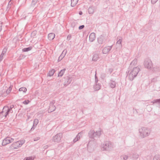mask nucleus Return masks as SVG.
Here are the masks:
<instances>
[{
    "label": "nucleus",
    "mask_w": 160,
    "mask_h": 160,
    "mask_svg": "<svg viewBox=\"0 0 160 160\" xmlns=\"http://www.w3.org/2000/svg\"><path fill=\"white\" fill-rule=\"evenodd\" d=\"M140 70L139 68L137 67L133 68V69L128 71V72H129L128 74L129 79L130 81H132L137 76Z\"/></svg>",
    "instance_id": "1"
},
{
    "label": "nucleus",
    "mask_w": 160,
    "mask_h": 160,
    "mask_svg": "<svg viewBox=\"0 0 160 160\" xmlns=\"http://www.w3.org/2000/svg\"><path fill=\"white\" fill-rule=\"evenodd\" d=\"M140 136L142 138H144L148 136L151 131L149 128L146 127H142L139 129Z\"/></svg>",
    "instance_id": "2"
},
{
    "label": "nucleus",
    "mask_w": 160,
    "mask_h": 160,
    "mask_svg": "<svg viewBox=\"0 0 160 160\" xmlns=\"http://www.w3.org/2000/svg\"><path fill=\"white\" fill-rule=\"evenodd\" d=\"M101 134V131H95L94 130H90L88 133V136L94 140L98 138Z\"/></svg>",
    "instance_id": "3"
},
{
    "label": "nucleus",
    "mask_w": 160,
    "mask_h": 160,
    "mask_svg": "<svg viewBox=\"0 0 160 160\" xmlns=\"http://www.w3.org/2000/svg\"><path fill=\"white\" fill-rule=\"evenodd\" d=\"M113 149L112 144L110 142H105L101 145V149L102 151H110Z\"/></svg>",
    "instance_id": "4"
},
{
    "label": "nucleus",
    "mask_w": 160,
    "mask_h": 160,
    "mask_svg": "<svg viewBox=\"0 0 160 160\" xmlns=\"http://www.w3.org/2000/svg\"><path fill=\"white\" fill-rule=\"evenodd\" d=\"M8 109V106H5L4 107L2 111L0 112V118L3 119L4 118H6L8 114L9 111H6Z\"/></svg>",
    "instance_id": "5"
},
{
    "label": "nucleus",
    "mask_w": 160,
    "mask_h": 160,
    "mask_svg": "<svg viewBox=\"0 0 160 160\" xmlns=\"http://www.w3.org/2000/svg\"><path fill=\"white\" fill-rule=\"evenodd\" d=\"M62 137V133H58L53 137L52 141L58 143L61 142V139Z\"/></svg>",
    "instance_id": "6"
},
{
    "label": "nucleus",
    "mask_w": 160,
    "mask_h": 160,
    "mask_svg": "<svg viewBox=\"0 0 160 160\" xmlns=\"http://www.w3.org/2000/svg\"><path fill=\"white\" fill-rule=\"evenodd\" d=\"M144 65L146 68L150 69L152 66V62L150 59L147 58L144 61Z\"/></svg>",
    "instance_id": "7"
},
{
    "label": "nucleus",
    "mask_w": 160,
    "mask_h": 160,
    "mask_svg": "<svg viewBox=\"0 0 160 160\" xmlns=\"http://www.w3.org/2000/svg\"><path fill=\"white\" fill-rule=\"evenodd\" d=\"M25 140L22 139L21 141H18L13 143L12 145L14 149H17L18 147H20L25 142Z\"/></svg>",
    "instance_id": "8"
},
{
    "label": "nucleus",
    "mask_w": 160,
    "mask_h": 160,
    "mask_svg": "<svg viewBox=\"0 0 160 160\" xmlns=\"http://www.w3.org/2000/svg\"><path fill=\"white\" fill-rule=\"evenodd\" d=\"M14 139L10 137H7L3 140L2 145L3 146L6 145L14 141Z\"/></svg>",
    "instance_id": "9"
},
{
    "label": "nucleus",
    "mask_w": 160,
    "mask_h": 160,
    "mask_svg": "<svg viewBox=\"0 0 160 160\" xmlns=\"http://www.w3.org/2000/svg\"><path fill=\"white\" fill-rule=\"evenodd\" d=\"M55 103L54 100H52L50 102L49 107L48 109V112H52L56 109V107L54 105V104Z\"/></svg>",
    "instance_id": "10"
},
{
    "label": "nucleus",
    "mask_w": 160,
    "mask_h": 160,
    "mask_svg": "<svg viewBox=\"0 0 160 160\" xmlns=\"http://www.w3.org/2000/svg\"><path fill=\"white\" fill-rule=\"evenodd\" d=\"M112 45L111 46H108L104 47L102 50V52L103 54H106L108 53L109 51L112 48Z\"/></svg>",
    "instance_id": "11"
},
{
    "label": "nucleus",
    "mask_w": 160,
    "mask_h": 160,
    "mask_svg": "<svg viewBox=\"0 0 160 160\" xmlns=\"http://www.w3.org/2000/svg\"><path fill=\"white\" fill-rule=\"evenodd\" d=\"M106 40L105 36L102 35L98 38V42L100 44H102Z\"/></svg>",
    "instance_id": "12"
},
{
    "label": "nucleus",
    "mask_w": 160,
    "mask_h": 160,
    "mask_svg": "<svg viewBox=\"0 0 160 160\" xmlns=\"http://www.w3.org/2000/svg\"><path fill=\"white\" fill-rule=\"evenodd\" d=\"M82 132H81L78 134L75 138L73 140V142L74 143L76 142L80 139V138L82 137Z\"/></svg>",
    "instance_id": "13"
},
{
    "label": "nucleus",
    "mask_w": 160,
    "mask_h": 160,
    "mask_svg": "<svg viewBox=\"0 0 160 160\" xmlns=\"http://www.w3.org/2000/svg\"><path fill=\"white\" fill-rule=\"evenodd\" d=\"M95 38V34L94 32L91 33L89 35V41L92 42Z\"/></svg>",
    "instance_id": "14"
},
{
    "label": "nucleus",
    "mask_w": 160,
    "mask_h": 160,
    "mask_svg": "<svg viewBox=\"0 0 160 160\" xmlns=\"http://www.w3.org/2000/svg\"><path fill=\"white\" fill-rule=\"evenodd\" d=\"M72 81V79L71 77H67L66 78V80L64 83V85L67 86L69 84L71 83Z\"/></svg>",
    "instance_id": "15"
},
{
    "label": "nucleus",
    "mask_w": 160,
    "mask_h": 160,
    "mask_svg": "<svg viewBox=\"0 0 160 160\" xmlns=\"http://www.w3.org/2000/svg\"><path fill=\"white\" fill-rule=\"evenodd\" d=\"M116 82L112 80H111L109 83V85L112 88H114L116 87Z\"/></svg>",
    "instance_id": "16"
},
{
    "label": "nucleus",
    "mask_w": 160,
    "mask_h": 160,
    "mask_svg": "<svg viewBox=\"0 0 160 160\" xmlns=\"http://www.w3.org/2000/svg\"><path fill=\"white\" fill-rule=\"evenodd\" d=\"M139 157L138 154L136 152L132 153L131 154V158L133 160H136Z\"/></svg>",
    "instance_id": "17"
},
{
    "label": "nucleus",
    "mask_w": 160,
    "mask_h": 160,
    "mask_svg": "<svg viewBox=\"0 0 160 160\" xmlns=\"http://www.w3.org/2000/svg\"><path fill=\"white\" fill-rule=\"evenodd\" d=\"M38 123V120L37 119H35L34 120L33 122V126L31 129V130H33L35 128L36 126Z\"/></svg>",
    "instance_id": "18"
},
{
    "label": "nucleus",
    "mask_w": 160,
    "mask_h": 160,
    "mask_svg": "<svg viewBox=\"0 0 160 160\" xmlns=\"http://www.w3.org/2000/svg\"><path fill=\"white\" fill-rule=\"evenodd\" d=\"M66 51H65V50H64L63 51L61 55L58 58V61L62 60V59L64 57L66 53Z\"/></svg>",
    "instance_id": "19"
},
{
    "label": "nucleus",
    "mask_w": 160,
    "mask_h": 160,
    "mask_svg": "<svg viewBox=\"0 0 160 160\" xmlns=\"http://www.w3.org/2000/svg\"><path fill=\"white\" fill-rule=\"evenodd\" d=\"M151 102L153 104L154 103H157L158 105V107L160 108V98L154 100L153 101H152Z\"/></svg>",
    "instance_id": "20"
},
{
    "label": "nucleus",
    "mask_w": 160,
    "mask_h": 160,
    "mask_svg": "<svg viewBox=\"0 0 160 160\" xmlns=\"http://www.w3.org/2000/svg\"><path fill=\"white\" fill-rule=\"evenodd\" d=\"M93 87L95 90H98L100 89L101 85L99 83H95Z\"/></svg>",
    "instance_id": "21"
},
{
    "label": "nucleus",
    "mask_w": 160,
    "mask_h": 160,
    "mask_svg": "<svg viewBox=\"0 0 160 160\" xmlns=\"http://www.w3.org/2000/svg\"><path fill=\"white\" fill-rule=\"evenodd\" d=\"M55 37V34L53 33H50L48 34V38L50 40H52Z\"/></svg>",
    "instance_id": "22"
},
{
    "label": "nucleus",
    "mask_w": 160,
    "mask_h": 160,
    "mask_svg": "<svg viewBox=\"0 0 160 160\" xmlns=\"http://www.w3.org/2000/svg\"><path fill=\"white\" fill-rule=\"evenodd\" d=\"M98 55L97 53H95L93 54L92 60L93 61H96L99 58Z\"/></svg>",
    "instance_id": "23"
},
{
    "label": "nucleus",
    "mask_w": 160,
    "mask_h": 160,
    "mask_svg": "<svg viewBox=\"0 0 160 160\" xmlns=\"http://www.w3.org/2000/svg\"><path fill=\"white\" fill-rule=\"evenodd\" d=\"M7 51V48H4L2 50V53L0 56V60H2L3 56L5 54Z\"/></svg>",
    "instance_id": "24"
},
{
    "label": "nucleus",
    "mask_w": 160,
    "mask_h": 160,
    "mask_svg": "<svg viewBox=\"0 0 160 160\" xmlns=\"http://www.w3.org/2000/svg\"><path fill=\"white\" fill-rule=\"evenodd\" d=\"M66 71V69L64 68L63 69L60 70V71L58 73V77H62L64 73H65V72Z\"/></svg>",
    "instance_id": "25"
},
{
    "label": "nucleus",
    "mask_w": 160,
    "mask_h": 160,
    "mask_svg": "<svg viewBox=\"0 0 160 160\" xmlns=\"http://www.w3.org/2000/svg\"><path fill=\"white\" fill-rule=\"evenodd\" d=\"M79 0H71V6L74 7L77 3Z\"/></svg>",
    "instance_id": "26"
},
{
    "label": "nucleus",
    "mask_w": 160,
    "mask_h": 160,
    "mask_svg": "<svg viewBox=\"0 0 160 160\" xmlns=\"http://www.w3.org/2000/svg\"><path fill=\"white\" fill-rule=\"evenodd\" d=\"M94 7H90L88 9V12L89 14H93L94 12Z\"/></svg>",
    "instance_id": "27"
},
{
    "label": "nucleus",
    "mask_w": 160,
    "mask_h": 160,
    "mask_svg": "<svg viewBox=\"0 0 160 160\" xmlns=\"http://www.w3.org/2000/svg\"><path fill=\"white\" fill-rule=\"evenodd\" d=\"M32 49V47L30 46L28 48H24L22 49V51L23 52H26L30 51Z\"/></svg>",
    "instance_id": "28"
},
{
    "label": "nucleus",
    "mask_w": 160,
    "mask_h": 160,
    "mask_svg": "<svg viewBox=\"0 0 160 160\" xmlns=\"http://www.w3.org/2000/svg\"><path fill=\"white\" fill-rule=\"evenodd\" d=\"M137 59L136 58H135L131 63L130 64V66L132 67V66H134L136 65L137 63Z\"/></svg>",
    "instance_id": "29"
},
{
    "label": "nucleus",
    "mask_w": 160,
    "mask_h": 160,
    "mask_svg": "<svg viewBox=\"0 0 160 160\" xmlns=\"http://www.w3.org/2000/svg\"><path fill=\"white\" fill-rule=\"evenodd\" d=\"M55 72V71L54 69H52V70L49 71V73L48 74V75L50 77L53 76Z\"/></svg>",
    "instance_id": "30"
},
{
    "label": "nucleus",
    "mask_w": 160,
    "mask_h": 160,
    "mask_svg": "<svg viewBox=\"0 0 160 160\" xmlns=\"http://www.w3.org/2000/svg\"><path fill=\"white\" fill-rule=\"evenodd\" d=\"M14 107V106L13 105H11L9 107V108L8 107V109L6 111H9L8 112V113H12L13 112V111L12 110V109Z\"/></svg>",
    "instance_id": "31"
},
{
    "label": "nucleus",
    "mask_w": 160,
    "mask_h": 160,
    "mask_svg": "<svg viewBox=\"0 0 160 160\" xmlns=\"http://www.w3.org/2000/svg\"><path fill=\"white\" fill-rule=\"evenodd\" d=\"M35 158L34 156H31L25 158L24 160H33Z\"/></svg>",
    "instance_id": "32"
},
{
    "label": "nucleus",
    "mask_w": 160,
    "mask_h": 160,
    "mask_svg": "<svg viewBox=\"0 0 160 160\" xmlns=\"http://www.w3.org/2000/svg\"><path fill=\"white\" fill-rule=\"evenodd\" d=\"M19 90L20 92H25L27 91V89L25 87H22L19 89Z\"/></svg>",
    "instance_id": "33"
},
{
    "label": "nucleus",
    "mask_w": 160,
    "mask_h": 160,
    "mask_svg": "<svg viewBox=\"0 0 160 160\" xmlns=\"http://www.w3.org/2000/svg\"><path fill=\"white\" fill-rule=\"evenodd\" d=\"M153 160H160V155H156L154 156Z\"/></svg>",
    "instance_id": "34"
},
{
    "label": "nucleus",
    "mask_w": 160,
    "mask_h": 160,
    "mask_svg": "<svg viewBox=\"0 0 160 160\" xmlns=\"http://www.w3.org/2000/svg\"><path fill=\"white\" fill-rule=\"evenodd\" d=\"M37 34L36 31H33L31 34V36L32 37L34 38L36 37V34Z\"/></svg>",
    "instance_id": "35"
},
{
    "label": "nucleus",
    "mask_w": 160,
    "mask_h": 160,
    "mask_svg": "<svg viewBox=\"0 0 160 160\" xmlns=\"http://www.w3.org/2000/svg\"><path fill=\"white\" fill-rule=\"evenodd\" d=\"M12 89V88L11 86H10L9 88L7 89L6 91V92L7 94H9L11 91Z\"/></svg>",
    "instance_id": "36"
},
{
    "label": "nucleus",
    "mask_w": 160,
    "mask_h": 160,
    "mask_svg": "<svg viewBox=\"0 0 160 160\" xmlns=\"http://www.w3.org/2000/svg\"><path fill=\"white\" fill-rule=\"evenodd\" d=\"M122 38H121L119 39V40L117 41L116 44H121L122 42Z\"/></svg>",
    "instance_id": "37"
},
{
    "label": "nucleus",
    "mask_w": 160,
    "mask_h": 160,
    "mask_svg": "<svg viewBox=\"0 0 160 160\" xmlns=\"http://www.w3.org/2000/svg\"><path fill=\"white\" fill-rule=\"evenodd\" d=\"M128 158V156L126 155H123L121 156V158H122L124 160H127Z\"/></svg>",
    "instance_id": "38"
},
{
    "label": "nucleus",
    "mask_w": 160,
    "mask_h": 160,
    "mask_svg": "<svg viewBox=\"0 0 160 160\" xmlns=\"http://www.w3.org/2000/svg\"><path fill=\"white\" fill-rule=\"evenodd\" d=\"M30 101L29 100H25L22 103L24 104H25V105H27L28 104V103H29V102Z\"/></svg>",
    "instance_id": "39"
},
{
    "label": "nucleus",
    "mask_w": 160,
    "mask_h": 160,
    "mask_svg": "<svg viewBox=\"0 0 160 160\" xmlns=\"http://www.w3.org/2000/svg\"><path fill=\"white\" fill-rule=\"evenodd\" d=\"M158 0H151V2L152 4H155Z\"/></svg>",
    "instance_id": "40"
},
{
    "label": "nucleus",
    "mask_w": 160,
    "mask_h": 160,
    "mask_svg": "<svg viewBox=\"0 0 160 160\" xmlns=\"http://www.w3.org/2000/svg\"><path fill=\"white\" fill-rule=\"evenodd\" d=\"M71 35L70 34L68 35L67 37V40L68 41H69L71 38Z\"/></svg>",
    "instance_id": "41"
},
{
    "label": "nucleus",
    "mask_w": 160,
    "mask_h": 160,
    "mask_svg": "<svg viewBox=\"0 0 160 160\" xmlns=\"http://www.w3.org/2000/svg\"><path fill=\"white\" fill-rule=\"evenodd\" d=\"M38 0H32V4L35 5Z\"/></svg>",
    "instance_id": "42"
},
{
    "label": "nucleus",
    "mask_w": 160,
    "mask_h": 160,
    "mask_svg": "<svg viewBox=\"0 0 160 160\" xmlns=\"http://www.w3.org/2000/svg\"><path fill=\"white\" fill-rule=\"evenodd\" d=\"M84 25H82L80 26L78 28L79 30H81V29H82V28H84Z\"/></svg>",
    "instance_id": "43"
},
{
    "label": "nucleus",
    "mask_w": 160,
    "mask_h": 160,
    "mask_svg": "<svg viewBox=\"0 0 160 160\" xmlns=\"http://www.w3.org/2000/svg\"><path fill=\"white\" fill-rule=\"evenodd\" d=\"M2 22H0V32L1 31L2 29Z\"/></svg>",
    "instance_id": "44"
},
{
    "label": "nucleus",
    "mask_w": 160,
    "mask_h": 160,
    "mask_svg": "<svg viewBox=\"0 0 160 160\" xmlns=\"http://www.w3.org/2000/svg\"><path fill=\"white\" fill-rule=\"evenodd\" d=\"M40 138L39 137H37L36 138H35L34 139V141H37V140H39Z\"/></svg>",
    "instance_id": "45"
},
{
    "label": "nucleus",
    "mask_w": 160,
    "mask_h": 160,
    "mask_svg": "<svg viewBox=\"0 0 160 160\" xmlns=\"http://www.w3.org/2000/svg\"><path fill=\"white\" fill-rule=\"evenodd\" d=\"M98 78H96L95 79V83H98Z\"/></svg>",
    "instance_id": "46"
},
{
    "label": "nucleus",
    "mask_w": 160,
    "mask_h": 160,
    "mask_svg": "<svg viewBox=\"0 0 160 160\" xmlns=\"http://www.w3.org/2000/svg\"><path fill=\"white\" fill-rule=\"evenodd\" d=\"M91 142V141H89V142H88V144H87V148H88V149H89V145L90 143V142Z\"/></svg>",
    "instance_id": "47"
},
{
    "label": "nucleus",
    "mask_w": 160,
    "mask_h": 160,
    "mask_svg": "<svg viewBox=\"0 0 160 160\" xmlns=\"http://www.w3.org/2000/svg\"><path fill=\"white\" fill-rule=\"evenodd\" d=\"M79 14L80 15H82V12L81 11H80L79 12Z\"/></svg>",
    "instance_id": "48"
},
{
    "label": "nucleus",
    "mask_w": 160,
    "mask_h": 160,
    "mask_svg": "<svg viewBox=\"0 0 160 160\" xmlns=\"http://www.w3.org/2000/svg\"><path fill=\"white\" fill-rule=\"evenodd\" d=\"M96 71L95 72V78H98V77L97 76V75H96Z\"/></svg>",
    "instance_id": "49"
},
{
    "label": "nucleus",
    "mask_w": 160,
    "mask_h": 160,
    "mask_svg": "<svg viewBox=\"0 0 160 160\" xmlns=\"http://www.w3.org/2000/svg\"><path fill=\"white\" fill-rule=\"evenodd\" d=\"M109 71H110V73H111L112 72V69H109Z\"/></svg>",
    "instance_id": "50"
},
{
    "label": "nucleus",
    "mask_w": 160,
    "mask_h": 160,
    "mask_svg": "<svg viewBox=\"0 0 160 160\" xmlns=\"http://www.w3.org/2000/svg\"><path fill=\"white\" fill-rule=\"evenodd\" d=\"M10 6H9V5H8V8L10 9Z\"/></svg>",
    "instance_id": "51"
},
{
    "label": "nucleus",
    "mask_w": 160,
    "mask_h": 160,
    "mask_svg": "<svg viewBox=\"0 0 160 160\" xmlns=\"http://www.w3.org/2000/svg\"><path fill=\"white\" fill-rule=\"evenodd\" d=\"M102 77H105V74H103V76H102Z\"/></svg>",
    "instance_id": "52"
}]
</instances>
